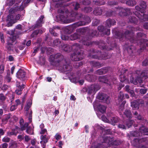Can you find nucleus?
I'll return each instance as SVG.
<instances>
[{
    "label": "nucleus",
    "instance_id": "1",
    "mask_svg": "<svg viewBox=\"0 0 148 148\" xmlns=\"http://www.w3.org/2000/svg\"><path fill=\"white\" fill-rule=\"evenodd\" d=\"M49 61L52 65L58 68L62 72L70 71L72 70L71 66L64 59L63 56L60 53L50 56Z\"/></svg>",
    "mask_w": 148,
    "mask_h": 148
},
{
    "label": "nucleus",
    "instance_id": "2",
    "mask_svg": "<svg viewBox=\"0 0 148 148\" xmlns=\"http://www.w3.org/2000/svg\"><path fill=\"white\" fill-rule=\"evenodd\" d=\"M80 48L81 47L79 44L76 43L73 45L72 49L74 53L71 56V58L72 60L79 61L83 58L84 54L80 49Z\"/></svg>",
    "mask_w": 148,
    "mask_h": 148
},
{
    "label": "nucleus",
    "instance_id": "3",
    "mask_svg": "<svg viewBox=\"0 0 148 148\" xmlns=\"http://www.w3.org/2000/svg\"><path fill=\"white\" fill-rule=\"evenodd\" d=\"M136 29L134 27H132L131 29V31L128 30L124 29L123 31V33H121L120 32L118 34L119 38L121 41H124L126 38L129 40L131 42H134V37L132 31H136Z\"/></svg>",
    "mask_w": 148,
    "mask_h": 148
},
{
    "label": "nucleus",
    "instance_id": "4",
    "mask_svg": "<svg viewBox=\"0 0 148 148\" xmlns=\"http://www.w3.org/2000/svg\"><path fill=\"white\" fill-rule=\"evenodd\" d=\"M99 80L100 82L105 83L109 86H111L116 84L117 82L115 77L109 75L100 76L99 78Z\"/></svg>",
    "mask_w": 148,
    "mask_h": 148
},
{
    "label": "nucleus",
    "instance_id": "5",
    "mask_svg": "<svg viewBox=\"0 0 148 148\" xmlns=\"http://www.w3.org/2000/svg\"><path fill=\"white\" fill-rule=\"evenodd\" d=\"M98 34V33L96 30H93L92 31L91 35L89 36V37H86L80 40L79 42L82 43L84 45H89L91 44L90 40L92 37L95 36H97Z\"/></svg>",
    "mask_w": 148,
    "mask_h": 148
},
{
    "label": "nucleus",
    "instance_id": "6",
    "mask_svg": "<svg viewBox=\"0 0 148 148\" xmlns=\"http://www.w3.org/2000/svg\"><path fill=\"white\" fill-rule=\"evenodd\" d=\"M85 32V30L83 28H79L76 30V32L71 35L69 36L70 39L72 40H74L80 38L81 34Z\"/></svg>",
    "mask_w": 148,
    "mask_h": 148
},
{
    "label": "nucleus",
    "instance_id": "7",
    "mask_svg": "<svg viewBox=\"0 0 148 148\" xmlns=\"http://www.w3.org/2000/svg\"><path fill=\"white\" fill-rule=\"evenodd\" d=\"M84 21H80L73 24L71 26V27L73 28V29H75L77 27L85 25L91 21L89 17L87 16H84Z\"/></svg>",
    "mask_w": 148,
    "mask_h": 148
},
{
    "label": "nucleus",
    "instance_id": "8",
    "mask_svg": "<svg viewBox=\"0 0 148 148\" xmlns=\"http://www.w3.org/2000/svg\"><path fill=\"white\" fill-rule=\"evenodd\" d=\"M95 53V51L93 49H91L90 50L89 53V54L88 56V57L90 58H93L97 59H106L108 58H106L105 56L103 57V56H101V53L100 52H99L97 55H93V53Z\"/></svg>",
    "mask_w": 148,
    "mask_h": 148
},
{
    "label": "nucleus",
    "instance_id": "9",
    "mask_svg": "<svg viewBox=\"0 0 148 148\" xmlns=\"http://www.w3.org/2000/svg\"><path fill=\"white\" fill-rule=\"evenodd\" d=\"M139 5L140 6L136 5L135 6L136 10L140 11L142 13H145L147 7L146 3L143 1H140Z\"/></svg>",
    "mask_w": 148,
    "mask_h": 148
},
{
    "label": "nucleus",
    "instance_id": "10",
    "mask_svg": "<svg viewBox=\"0 0 148 148\" xmlns=\"http://www.w3.org/2000/svg\"><path fill=\"white\" fill-rule=\"evenodd\" d=\"M117 10L116 11V13H119L121 16L125 15L127 14H130L131 13V10L130 8H123L122 7H119L116 8Z\"/></svg>",
    "mask_w": 148,
    "mask_h": 148
},
{
    "label": "nucleus",
    "instance_id": "11",
    "mask_svg": "<svg viewBox=\"0 0 148 148\" xmlns=\"http://www.w3.org/2000/svg\"><path fill=\"white\" fill-rule=\"evenodd\" d=\"M100 88L99 86L98 85H92L89 87L87 89V92L89 94L92 93L95 94L97 91Z\"/></svg>",
    "mask_w": 148,
    "mask_h": 148
},
{
    "label": "nucleus",
    "instance_id": "12",
    "mask_svg": "<svg viewBox=\"0 0 148 148\" xmlns=\"http://www.w3.org/2000/svg\"><path fill=\"white\" fill-rule=\"evenodd\" d=\"M97 98L99 99L102 101L103 102H105L107 104H108L110 102L109 96L106 94L103 93L99 94L97 96Z\"/></svg>",
    "mask_w": 148,
    "mask_h": 148
},
{
    "label": "nucleus",
    "instance_id": "13",
    "mask_svg": "<svg viewBox=\"0 0 148 148\" xmlns=\"http://www.w3.org/2000/svg\"><path fill=\"white\" fill-rule=\"evenodd\" d=\"M140 47L141 50L145 49L148 51V40L145 39L141 40L140 44Z\"/></svg>",
    "mask_w": 148,
    "mask_h": 148
},
{
    "label": "nucleus",
    "instance_id": "14",
    "mask_svg": "<svg viewBox=\"0 0 148 148\" xmlns=\"http://www.w3.org/2000/svg\"><path fill=\"white\" fill-rule=\"evenodd\" d=\"M146 140V139L145 138L141 139L135 138L132 141V144L134 146L138 147L141 143L145 142Z\"/></svg>",
    "mask_w": 148,
    "mask_h": 148
},
{
    "label": "nucleus",
    "instance_id": "15",
    "mask_svg": "<svg viewBox=\"0 0 148 148\" xmlns=\"http://www.w3.org/2000/svg\"><path fill=\"white\" fill-rule=\"evenodd\" d=\"M134 13L136 16L141 20V21H146L148 20V15H147L143 14V16H142V15H141L137 11H135Z\"/></svg>",
    "mask_w": 148,
    "mask_h": 148
},
{
    "label": "nucleus",
    "instance_id": "16",
    "mask_svg": "<svg viewBox=\"0 0 148 148\" xmlns=\"http://www.w3.org/2000/svg\"><path fill=\"white\" fill-rule=\"evenodd\" d=\"M127 71V70L125 69H123L121 70V74L120 75V81L121 82H123L125 83H127L128 82V80L127 79V78L125 77L123 74L125 73Z\"/></svg>",
    "mask_w": 148,
    "mask_h": 148
},
{
    "label": "nucleus",
    "instance_id": "17",
    "mask_svg": "<svg viewBox=\"0 0 148 148\" xmlns=\"http://www.w3.org/2000/svg\"><path fill=\"white\" fill-rule=\"evenodd\" d=\"M98 29L99 32H102L104 34L108 35L110 34V29H106L103 26H98Z\"/></svg>",
    "mask_w": 148,
    "mask_h": 148
},
{
    "label": "nucleus",
    "instance_id": "18",
    "mask_svg": "<svg viewBox=\"0 0 148 148\" xmlns=\"http://www.w3.org/2000/svg\"><path fill=\"white\" fill-rule=\"evenodd\" d=\"M26 73L22 69H19L16 73V76L19 79H24L25 78Z\"/></svg>",
    "mask_w": 148,
    "mask_h": 148
},
{
    "label": "nucleus",
    "instance_id": "19",
    "mask_svg": "<svg viewBox=\"0 0 148 148\" xmlns=\"http://www.w3.org/2000/svg\"><path fill=\"white\" fill-rule=\"evenodd\" d=\"M8 19H11V20L12 21L13 23L16 22L17 20H18L20 19L21 20L22 19L21 15L19 14H17L15 17L13 16L12 15H10L8 16Z\"/></svg>",
    "mask_w": 148,
    "mask_h": 148
},
{
    "label": "nucleus",
    "instance_id": "20",
    "mask_svg": "<svg viewBox=\"0 0 148 148\" xmlns=\"http://www.w3.org/2000/svg\"><path fill=\"white\" fill-rule=\"evenodd\" d=\"M72 47L73 45L71 46L65 44L64 45H61L60 48L61 49L69 53L73 50Z\"/></svg>",
    "mask_w": 148,
    "mask_h": 148
},
{
    "label": "nucleus",
    "instance_id": "21",
    "mask_svg": "<svg viewBox=\"0 0 148 148\" xmlns=\"http://www.w3.org/2000/svg\"><path fill=\"white\" fill-rule=\"evenodd\" d=\"M144 102L142 99H139L136 103V102H132L131 103V106L134 109H137L138 108V105L140 104H143Z\"/></svg>",
    "mask_w": 148,
    "mask_h": 148
},
{
    "label": "nucleus",
    "instance_id": "22",
    "mask_svg": "<svg viewBox=\"0 0 148 148\" xmlns=\"http://www.w3.org/2000/svg\"><path fill=\"white\" fill-rule=\"evenodd\" d=\"M140 136L142 135H148V130L145 126H142L140 127L139 130Z\"/></svg>",
    "mask_w": 148,
    "mask_h": 148
},
{
    "label": "nucleus",
    "instance_id": "23",
    "mask_svg": "<svg viewBox=\"0 0 148 148\" xmlns=\"http://www.w3.org/2000/svg\"><path fill=\"white\" fill-rule=\"evenodd\" d=\"M122 3H124L126 2V4L130 6H133L136 4V2L133 0H120Z\"/></svg>",
    "mask_w": 148,
    "mask_h": 148
},
{
    "label": "nucleus",
    "instance_id": "24",
    "mask_svg": "<svg viewBox=\"0 0 148 148\" xmlns=\"http://www.w3.org/2000/svg\"><path fill=\"white\" fill-rule=\"evenodd\" d=\"M116 24V21L113 19H108L106 21V26L108 27H110L112 25H114Z\"/></svg>",
    "mask_w": 148,
    "mask_h": 148
},
{
    "label": "nucleus",
    "instance_id": "25",
    "mask_svg": "<svg viewBox=\"0 0 148 148\" xmlns=\"http://www.w3.org/2000/svg\"><path fill=\"white\" fill-rule=\"evenodd\" d=\"M103 10L100 7L95 8L93 11L94 14L95 15H100L102 14Z\"/></svg>",
    "mask_w": 148,
    "mask_h": 148
},
{
    "label": "nucleus",
    "instance_id": "26",
    "mask_svg": "<svg viewBox=\"0 0 148 148\" xmlns=\"http://www.w3.org/2000/svg\"><path fill=\"white\" fill-rule=\"evenodd\" d=\"M31 0H24L22 2V5L19 8V11L22 10L27 6V4L29 3Z\"/></svg>",
    "mask_w": 148,
    "mask_h": 148
},
{
    "label": "nucleus",
    "instance_id": "27",
    "mask_svg": "<svg viewBox=\"0 0 148 148\" xmlns=\"http://www.w3.org/2000/svg\"><path fill=\"white\" fill-rule=\"evenodd\" d=\"M86 79L89 82L94 81L97 79V77L95 76L87 74L86 76Z\"/></svg>",
    "mask_w": 148,
    "mask_h": 148
},
{
    "label": "nucleus",
    "instance_id": "28",
    "mask_svg": "<svg viewBox=\"0 0 148 148\" xmlns=\"http://www.w3.org/2000/svg\"><path fill=\"white\" fill-rule=\"evenodd\" d=\"M107 71L108 69L106 68H105L98 70L95 72V73L98 75H102L105 74Z\"/></svg>",
    "mask_w": 148,
    "mask_h": 148
},
{
    "label": "nucleus",
    "instance_id": "29",
    "mask_svg": "<svg viewBox=\"0 0 148 148\" xmlns=\"http://www.w3.org/2000/svg\"><path fill=\"white\" fill-rule=\"evenodd\" d=\"M97 108L99 111L101 113V114L105 112L106 107L104 106L99 104Z\"/></svg>",
    "mask_w": 148,
    "mask_h": 148
},
{
    "label": "nucleus",
    "instance_id": "30",
    "mask_svg": "<svg viewBox=\"0 0 148 148\" xmlns=\"http://www.w3.org/2000/svg\"><path fill=\"white\" fill-rule=\"evenodd\" d=\"M129 86L128 85L126 86L125 87V90L128 92L129 93L131 96L132 97H134L135 94L133 90H130L129 88Z\"/></svg>",
    "mask_w": 148,
    "mask_h": 148
},
{
    "label": "nucleus",
    "instance_id": "31",
    "mask_svg": "<svg viewBox=\"0 0 148 148\" xmlns=\"http://www.w3.org/2000/svg\"><path fill=\"white\" fill-rule=\"evenodd\" d=\"M42 33V31L41 30H37L34 31L31 35L32 38L36 37L37 35L40 34H41Z\"/></svg>",
    "mask_w": 148,
    "mask_h": 148
},
{
    "label": "nucleus",
    "instance_id": "32",
    "mask_svg": "<svg viewBox=\"0 0 148 148\" xmlns=\"http://www.w3.org/2000/svg\"><path fill=\"white\" fill-rule=\"evenodd\" d=\"M50 136H47L46 135H41L40 136V139L45 143L47 142L48 140L50 138Z\"/></svg>",
    "mask_w": 148,
    "mask_h": 148
},
{
    "label": "nucleus",
    "instance_id": "33",
    "mask_svg": "<svg viewBox=\"0 0 148 148\" xmlns=\"http://www.w3.org/2000/svg\"><path fill=\"white\" fill-rule=\"evenodd\" d=\"M44 18V16H41L36 24L35 26L36 27L41 26V24L42 23L43 19Z\"/></svg>",
    "mask_w": 148,
    "mask_h": 148
},
{
    "label": "nucleus",
    "instance_id": "34",
    "mask_svg": "<svg viewBox=\"0 0 148 148\" xmlns=\"http://www.w3.org/2000/svg\"><path fill=\"white\" fill-rule=\"evenodd\" d=\"M9 40H11L12 42H10L9 41H8L7 42V45H6V47L7 50L8 51H10L11 50L12 43L13 42L12 39L11 38H9Z\"/></svg>",
    "mask_w": 148,
    "mask_h": 148
},
{
    "label": "nucleus",
    "instance_id": "35",
    "mask_svg": "<svg viewBox=\"0 0 148 148\" xmlns=\"http://www.w3.org/2000/svg\"><path fill=\"white\" fill-rule=\"evenodd\" d=\"M124 114L127 117L130 118L132 117V114L131 111L128 110H126L124 112Z\"/></svg>",
    "mask_w": 148,
    "mask_h": 148
},
{
    "label": "nucleus",
    "instance_id": "36",
    "mask_svg": "<svg viewBox=\"0 0 148 148\" xmlns=\"http://www.w3.org/2000/svg\"><path fill=\"white\" fill-rule=\"evenodd\" d=\"M128 18L129 22L131 23H136L137 21V19L134 16H130Z\"/></svg>",
    "mask_w": 148,
    "mask_h": 148
},
{
    "label": "nucleus",
    "instance_id": "37",
    "mask_svg": "<svg viewBox=\"0 0 148 148\" xmlns=\"http://www.w3.org/2000/svg\"><path fill=\"white\" fill-rule=\"evenodd\" d=\"M71 15L72 16L75 17L77 19L81 18H83V15L82 14H78L76 12H74L73 13L72 12L71 13Z\"/></svg>",
    "mask_w": 148,
    "mask_h": 148
},
{
    "label": "nucleus",
    "instance_id": "38",
    "mask_svg": "<svg viewBox=\"0 0 148 148\" xmlns=\"http://www.w3.org/2000/svg\"><path fill=\"white\" fill-rule=\"evenodd\" d=\"M17 145L15 141H11L9 144V148H16Z\"/></svg>",
    "mask_w": 148,
    "mask_h": 148
},
{
    "label": "nucleus",
    "instance_id": "39",
    "mask_svg": "<svg viewBox=\"0 0 148 148\" xmlns=\"http://www.w3.org/2000/svg\"><path fill=\"white\" fill-rule=\"evenodd\" d=\"M92 8L89 7H84V8H81V10L82 11L88 13L91 12L92 11Z\"/></svg>",
    "mask_w": 148,
    "mask_h": 148
},
{
    "label": "nucleus",
    "instance_id": "40",
    "mask_svg": "<svg viewBox=\"0 0 148 148\" xmlns=\"http://www.w3.org/2000/svg\"><path fill=\"white\" fill-rule=\"evenodd\" d=\"M90 64L92 66L94 67L99 68L101 66L100 63L96 62L91 61L90 62Z\"/></svg>",
    "mask_w": 148,
    "mask_h": 148
},
{
    "label": "nucleus",
    "instance_id": "41",
    "mask_svg": "<svg viewBox=\"0 0 148 148\" xmlns=\"http://www.w3.org/2000/svg\"><path fill=\"white\" fill-rule=\"evenodd\" d=\"M93 2L95 4L97 5H103L105 3L104 1L102 0H94Z\"/></svg>",
    "mask_w": 148,
    "mask_h": 148
},
{
    "label": "nucleus",
    "instance_id": "42",
    "mask_svg": "<svg viewBox=\"0 0 148 148\" xmlns=\"http://www.w3.org/2000/svg\"><path fill=\"white\" fill-rule=\"evenodd\" d=\"M117 8H115L116 10H115V11H110L107 12L106 13V15L107 16H110L113 15H114L116 14H117V13H116V11L117 10H116Z\"/></svg>",
    "mask_w": 148,
    "mask_h": 148
},
{
    "label": "nucleus",
    "instance_id": "43",
    "mask_svg": "<svg viewBox=\"0 0 148 148\" xmlns=\"http://www.w3.org/2000/svg\"><path fill=\"white\" fill-rule=\"evenodd\" d=\"M134 114L135 117L137 118L138 120H142L143 118L141 115L138 114V113L136 111L133 112Z\"/></svg>",
    "mask_w": 148,
    "mask_h": 148
},
{
    "label": "nucleus",
    "instance_id": "44",
    "mask_svg": "<svg viewBox=\"0 0 148 148\" xmlns=\"http://www.w3.org/2000/svg\"><path fill=\"white\" fill-rule=\"evenodd\" d=\"M131 136L138 137L140 136V133H138L137 131H132L130 132Z\"/></svg>",
    "mask_w": 148,
    "mask_h": 148
},
{
    "label": "nucleus",
    "instance_id": "45",
    "mask_svg": "<svg viewBox=\"0 0 148 148\" xmlns=\"http://www.w3.org/2000/svg\"><path fill=\"white\" fill-rule=\"evenodd\" d=\"M29 125V123L28 122L25 123L24 124L21 125L20 126L21 130L22 131L25 130Z\"/></svg>",
    "mask_w": 148,
    "mask_h": 148
},
{
    "label": "nucleus",
    "instance_id": "46",
    "mask_svg": "<svg viewBox=\"0 0 148 148\" xmlns=\"http://www.w3.org/2000/svg\"><path fill=\"white\" fill-rule=\"evenodd\" d=\"M11 116L10 114L5 115L4 117L2 119V121L7 122L9 119L11 118Z\"/></svg>",
    "mask_w": 148,
    "mask_h": 148
},
{
    "label": "nucleus",
    "instance_id": "47",
    "mask_svg": "<svg viewBox=\"0 0 148 148\" xmlns=\"http://www.w3.org/2000/svg\"><path fill=\"white\" fill-rule=\"evenodd\" d=\"M134 121L132 120L129 119L126 122V125L128 127V128H129L134 123Z\"/></svg>",
    "mask_w": 148,
    "mask_h": 148
},
{
    "label": "nucleus",
    "instance_id": "48",
    "mask_svg": "<svg viewBox=\"0 0 148 148\" xmlns=\"http://www.w3.org/2000/svg\"><path fill=\"white\" fill-rule=\"evenodd\" d=\"M53 43L54 45L60 46L61 42L60 39H57L54 40Z\"/></svg>",
    "mask_w": 148,
    "mask_h": 148
},
{
    "label": "nucleus",
    "instance_id": "49",
    "mask_svg": "<svg viewBox=\"0 0 148 148\" xmlns=\"http://www.w3.org/2000/svg\"><path fill=\"white\" fill-rule=\"evenodd\" d=\"M111 121L113 123H116L118 122L119 120V119L117 116L113 117L111 118Z\"/></svg>",
    "mask_w": 148,
    "mask_h": 148
},
{
    "label": "nucleus",
    "instance_id": "50",
    "mask_svg": "<svg viewBox=\"0 0 148 148\" xmlns=\"http://www.w3.org/2000/svg\"><path fill=\"white\" fill-rule=\"evenodd\" d=\"M26 132L28 134H33V131L32 130V127L30 126H28L26 129Z\"/></svg>",
    "mask_w": 148,
    "mask_h": 148
},
{
    "label": "nucleus",
    "instance_id": "51",
    "mask_svg": "<svg viewBox=\"0 0 148 148\" xmlns=\"http://www.w3.org/2000/svg\"><path fill=\"white\" fill-rule=\"evenodd\" d=\"M124 95L122 92H120L118 95V100L119 101H121L123 99Z\"/></svg>",
    "mask_w": 148,
    "mask_h": 148
},
{
    "label": "nucleus",
    "instance_id": "52",
    "mask_svg": "<svg viewBox=\"0 0 148 148\" xmlns=\"http://www.w3.org/2000/svg\"><path fill=\"white\" fill-rule=\"evenodd\" d=\"M74 7L75 10H77L79 8H81L82 5L81 4H79L77 3H74L73 5Z\"/></svg>",
    "mask_w": 148,
    "mask_h": 148
},
{
    "label": "nucleus",
    "instance_id": "53",
    "mask_svg": "<svg viewBox=\"0 0 148 148\" xmlns=\"http://www.w3.org/2000/svg\"><path fill=\"white\" fill-rule=\"evenodd\" d=\"M24 87H21V88H17V89L15 90V92L18 95H20L21 94V91Z\"/></svg>",
    "mask_w": 148,
    "mask_h": 148
},
{
    "label": "nucleus",
    "instance_id": "54",
    "mask_svg": "<svg viewBox=\"0 0 148 148\" xmlns=\"http://www.w3.org/2000/svg\"><path fill=\"white\" fill-rule=\"evenodd\" d=\"M125 103V102L123 101L121 104L120 106H119V111L120 113H121V111H122L124 109V105Z\"/></svg>",
    "mask_w": 148,
    "mask_h": 148
},
{
    "label": "nucleus",
    "instance_id": "55",
    "mask_svg": "<svg viewBox=\"0 0 148 148\" xmlns=\"http://www.w3.org/2000/svg\"><path fill=\"white\" fill-rule=\"evenodd\" d=\"M99 23V21L97 19H94L92 23V25L93 26H97Z\"/></svg>",
    "mask_w": 148,
    "mask_h": 148
},
{
    "label": "nucleus",
    "instance_id": "56",
    "mask_svg": "<svg viewBox=\"0 0 148 148\" xmlns=\"http://www.w3.org/2000/svg\"><path fill=\"white\" fill-rule=\"evenodd\" d=\"M141 76L143 77H148V70L145 71L141 73Z\"/></svg>",
    "mask_w": 148,
    "mask_h": 148
},
{
    "label": "nucleus",
    "instance_id": "57",
    "mask_svg": "<svg viewBox=\"0 0 148 148\" xmlns=\"http://www.w3.org/2000/svg\"><path fill=\"white\" fill-rule=\"evenodd\" d=\"M62 20H63L64 23H69L72 22L74 21V19L71 18L66 19H62Z\"/></svg>",
    "mask_w": 148,
    "mask_h": 148
},
{
    "label": "nucleus",
    "instance_id": "58",
    "mask_svg": "<svg viewBox=\"0 0 148 148\" xmlns=\"http://www.w3.org/2000/svg\"><path fill=\"white\" fill-rule=\"evenodd\" d=\"M5 79L6 81L8 82H9L11 80V78L10 76V73H8L7 74V75L5 77Z\"/></svg>",
    "mask_w": 148,
    "mask_h": 148
},
{
    "label": "nucleus",
    "instance_id": "59",
    "mask_svg": "<svg viewBox=\"0 0 148 148\" xmlns=\"http://www.w3.org/2000/svg\"><path fill=\"white\" fill-rule=\"evenodd\" d=\"M61 38L62 40H68L69 38V37L67 34L62 35Z\"/></svg>",
    "mask_w": 148,
    "mask_h": 148
},
{
    "label": "nucleus",
    "instance_id": "60",
    "mask_svg": "<svg viewBox=\"0 0 148 148\" xmlns=\"http://www.w3.org/2000/svg\"><path fill=\"white\" fill-rule=\"evenodd\" d=\"M6 99V97L3 93H0V100L1 101H4Z\"/></svg>",
    "mask_w": 148,
    "mask_h": 148
},
{
    "label": "nucleus",
    "instance_id": "61",
    "mask_svg": "<svg viewBox=\"0 0 148 148\" xmlns=\"http://www.w3.org/2000/svg\"><path fill=\"white\" fill-rule=\"evenodd\" d=\"M10 138L6 136L4 137L2 139L3 142L8 143L10 140Z\"/></svg>",
    "mask_w": 148,
    "mask_h": 148
},
{
    "label": "nucleus",
    "instance_id": "62",
    "mask_svg": "<svg viewBox=\"0 0 148 148\" xmlns=\"http://www.w3.org/2000/svg\"><path fill=\"white\" fill-rule=\"evenodd\" d=\"M134 47L133 46H129L127 48V50L128 52L131 53L133 52L132 49Z\"/></svg>",
    "mask_w": 148,
    "mask_h": 148
},
{
    "label": "nucleus",
    "instance_id": "63",
    "mask_svg": "<svg viewBox=\"0 0 148 148\" xmlns=\"http://www.w3.org/2000/svg\"><path fill=\"white\" fill-rule=\"evenodd\" d=\"M8 135V136H10L12 135H16L17 134V133L14 132L13 130H12L11 132H7Z\"/></svg>",
    "mask_w": 148,
    "mask_h": 148
},
{
    "label": "nucleus",
    "instance_id": "64",
    "mask_svg": "<svg viewBox=\"0 0 148 148\" xmlns=\"http://www.w3.org/2000/svg\"><path fill=\"white\" fill-rule=\"evenodd\" d=\"M8 144L6 143H4L0 145V148H7Z\"/></svg>",
    "mask_w": 148,
    "mask_h": 148
}]
</instances>
